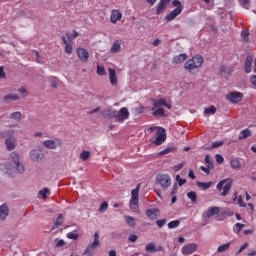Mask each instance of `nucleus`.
Returning <instances> with one entry per match:
<instances>
[{"label":"nucleus","mask_w":256,"mask_h":256,"mask_svg":"<svg viewBox=\"0 0 256 256\" xmlns=\"http://www.w3.org/2000/svg\"><path fill=\"white\" fill-rule=\"evenodd\" d=\"M1 171L15 177V175H23L25 173V165L21 163L19 154L17 152L10 153V162L0 164Z\"/></svg>","instance_id":"f257e3e1"},{"label":"nucleus","mask_w":256,"mask_h":256,"mask_svg":"<svg viewBox=\"0 0 256 256\" xmlns=\"http://www.w3.org/2000/svg\"><path fill=\"white\" fill-rule=\"evenodd\" d=\"M102 115L106 119H115L116 123H123L129 119V110L123 107L118 112L117 110L106 108L102 111Z\"/></svg>","instance_id":"f03ea898"},{"label":"nucleus","mask_w":256,"mask_h":256,"mask_svg":"<svg viewBox=\"0 0 256 256\" xmlns=\"http://www.w3.org/2000/svg\"><path fill=\"white\" fill-rule=\"evenodd\" d=\"M203 61L204 59L201 55H196L184 64V69H186V71H189V73H193L195 69H199V67L203 65Z\"/></svg>","instance_id":"7ed1b4c3"},{"label":"nucleus","mask_w":256,"mask_h":256,"mask_svg":"<svg viewBox=\"0 0 256 256\" xmlns=\"http://www.w3.org/2000/svg\"><path fill=\"white\" fill-rule=\"evenodd\" d=\"M231 187H233V180L228 178V179L221 180L217 184L216 189L218 191L223 190V192L220 195L222 197H227V195H229V192L231 191Z\"/></svg>","instance_id":"20e7f679"},{"label":"nucleus","mask_w":256,"mask_h":256,"mask_svg":"<svg viewBox=\"0 0 256 256\" xmlns=\"http://www.w3.org/2000/svg\"><path fill=\"white\" fill-rule=\"evenodd\" d=\"M155 129H158L156 132V139L153 141L154 145H163V143H165L166 139H167V134L165 133V128L163 127H151L149 129V131H151V133H153V131H155Z\"/></svg>","instance_id":"39448f33"},{"label":"nucleus","mask_w":256,"mask_h":256,"mask_svg":"<svg viewBox=\"0 0 256 256\" xmlns=\"http://www.w3.org/2000/svg\"><path fill=\"white\" fill-rule=\"evenodd\" d=\"M172 5H174L176 8L166 16L167 21H173V19H175L178 15H181L183 11V6L179 0L172 1Z\"/></svg>","instance_id":"423d86ee"},{"label":"nucleus","mask_w":256,"mask_h":256,"mask_svg":"<svg viewBox=\"0 0 256 256\" xmlns=\"http://www.w3.org/2000/svg\"><path fill=\"white\" fill-rule=\"evenodd\" d=\"M141 184H138L135 189L131 191L130 209L137 211V205H139V190Z\"/></svg>","instance_id":"0eeeda50"},{"label":"nucleus","mask_w":256,"mask_h":256,"mask_svg":"<svg viewBox=\"0 0 256 256\" xmlns=\"http://www.w3.org/2000/svg\"><path fill=\"white\" fill-rule=\"evenodd\" d=\"M99 245H100V242H99V232H95L94 233V241H93V243L88 245V247L84 251L83 255L93 256V251H95V249H97L99 247Z\"/></svg>","instance_id":"6e6552de"},{"label":"nucleus","mask_w":256,"mask_h":256,"mask_svg":"<svg viewBox=\"0 0 256 256\" xmlns=\"http://www.w3.org/2000/svg\"><path fill=\"white\" fill-rule=\"evenodd\" d=\"M156 181H158L163 189H169L171 187V176L169 174H158Z\"/></svg>","instance_id":"1a4fd4ad"},{"label":"nucleus","mask_w":256,"mask_h":256,"mask_svg":"<svg viewBox=\"0 0 256 256\" xmlns=\"http://www.w3.org/2000/svg\"><path fill=\"white\" fill-rule=\"evenodd\" d=\"M153 108L151 111H155V109H161V107H167V109H171L173 105L167 103L165 98L160 99H152Z\"/></svg>","instance_id":"9d476101"},{"label":"nucleus","mask_w":256,"mask_h":256,"mask_svg":"<svg viewBox=\"0 0 256 256\" xmlns=\"http://www.w3.org/2000/svg\"><path fill=\"white\" fill-rule=\"evenodd\" d=\"M227 101H230V103H239L243 101V93L241 92H229L226 96Z\"/></svg>","instance_id":"9b49d317"},{"label":"nucleus","mask_w":256,"mask_h":256,"mask_svg":"<svg viewBox=\"0 0 256 256\" xmlns=\"http://www.w3.org/2000/svg\"><path fill=\"white\" fill-rule=\"evenodd\" d=\"M43 145L47 149H57V147H61V145H63V141H61L59 138L53 140H45Z\"/></svg>","instance_id":"f8f14e48"},{"label":"nucleus","mask_w":256,"mask_h":256,"mask_svg":"<svg viewBox=\"0 0 256 256\" xmlns=\"http://www.w3.org/2000/svg\"><path fill=\"white\" fill-rule=\"evenodd\" d=\"M45 158V154L41 152V150H31L30 152V159H32V161H35L36 163H39L40 161H43V159Z\"/></svg>","instance_id":"ddd939ff"},{"label":"nucleus","mask_w":256,"mask_h":256,"mask_svg":"<svg viewBox=\"0 0 256 256\" xmlns=\"http://www.w3.org/2000/svg\"><path fill=\"white\" fill-rule=\"evenodd\" d=\"M145 215L148 217V219H151V221H155V219L161 215V210L158 208L147 209Z\"/></svg>","instance_id":"4468645a"},{"label":"nucleus","mask_w":256,"mask_h":256,"mask_svg":"<svg viewBox=\"0 0 256 256\" xmlns=\"http://www.w3.org/2000/svg\"><path fill=\"white\" fill-rule=\"evenodd\" d=\"M76 53L82 63H87L89 61V52L84 48H77Z\"/></svg>","instance_id":"2eb2a0df"},{"label":"nucleus","mask_w":256,"mask_h":256,"mask_svg":"<svg viewBox=\"0 0 256 256\" xmlns=\"http://www.w3.org/2000/svg\"><path fill=\"white\" fill-rule=\"evenodd\" d=\"M194 251H197V244L192 243L182 247L183 255H191Z\"/></svg>","instance_id":"dca6fc26"},{"label":"nucleus","mask_w":256,"mask_h":256,"mask_svg":"<svg viewBox=\"0 0 256 256\" xmlns=\"http://www.w3.org/2000/svg\"><path fill=\"white\" fill-rule=\"evenodd\" d=\"M9 217V206L7 204H2L0 206V221H5Z\"/></svg>","instance_id":"f3484780"},{"label":"nucleus","mask_w":256,"mask_h":256,"mask_svg":"<svg viewBox=\"0 0 256 256\" xmlns=\"http://www.w3.org/2000/svg\"><path fill=\"white\" fill-rule=\"evenodd\" d=\"M5 145H6V149L8 151H13V149H15L16 145H17V140H15L14 137H8L5 140Z\"/></svg>","instance_id":"a211bd4d"},{"label":"nucleus","mask_w":256,"mask_h":256,"mask_svg":"<svg viewBox=\"0 0 256 256\" xmlns=\"http://www.w3.org/2000/svg\"><path fill=\"white\" fill-rule=\"evenodd\" d=\"M20 97L17 94H6L3 97V102L6 103V105H9V103H13V101H19Z\"/></svg>","instance_id":"6ab92c4d"},{"label":"nucleus","mask_w":256,"mask_h":256,"mask_svg":"<svg viewBox=\"0 0 256 256\" xmlns=\"http://www.w3.org/2000/svg\"><path fill=\"white\" fill-rule=\"evenodd\" d=\"M187 54H179L178 56H174L172 59L173 65H179L187 61Z\"/></svg>","instance_id":"aec40b11"},{"label":"nucleus","mask_w":256,"mask_h":256,"mask_svg":"<svg viewBox=\"0 0 256 256\" xmlns=\"http://www.w3.org/2000/svg\"><path fill=\"white\" fill-rule=\"evenodd\" d=\"M122 17H123V14H121L119 10H113L110 17V21L111 23H117L118 21H121Z\"/></svg>","instance_id":"412c9836"},{"label":"nucleus","mask_w":256,"mask_h":256,"mask_svg":"<svg viewBox=\"0 0 256 256\" xmlns=\"http://www.w3.org/2000/svg\"><path fill=\"white\" fill-rule=\"evenodd\" d=\"M219 211V207H211L205 212L204 217L210 219V217H213V215H219Z\"/></svg>","instance_id":"4be33fe9"},{"label":"nucleus","mask_w":256,"mask_h":256,"mask_svg":"<svg viewBox=\"0 0 256 256\" xmlns=\"http://www.w3.org/2000/svg\"><path fill=\"white\" fill-rule=\"evenodd\" d=\"M108 71L111 85H117V72L113 68H109Z\"/></svg>","instance_id":"5701e85b"},{"label":"nucleus","mask_w":256,"mask_h":256,"mask_svg":"<svg viewBox=\"0 0 256 256\" xmlns=\"http://www.w3.org/2000/svg\"><path fill=\"white\" fill-rule=\"evenodd\" d=\"M61 39L65 45V53L71 55V53H73V45L67 41V38H65V36H62Z\"/></svg>","instance_id":"b1692460"},{"label":"nucleus","mask_w":256,"mask_h":256,"mask_svg":"<svg viewBox=\"0 0 256 256\" xmlns=\"http://www.w3.org/2000/svg\"><path fill=\"white\" fill-rule=\"evenodd\" d=\"M9 119H11L12 121H16V123H19L23 119V114H21V112L19 111L12 112L9 115Z\"/></svg>","instance_id":"393cba45"},{"label":"nucleus","mask_w":256,"mask_h":256,"mask_svg":"<svg viewBox=\"0 0 256 256\" xmlns=\"http://www.w3.org/2000/svg\"><path fill=\"white\" fill-rule=\"evenodd\" d=\"M196 185H197V187H199V189H202V191H207V189H209L211 187V185H213V182L197 181Z\"/></svg>","instance_id":"a878e982"},{"label":"nucleus","mask_w":256,"mask_h":256,"mask_svg":"<svg viewBox=\"0 0 256 256\" xmlns=\"http://www.w3.org/2000/svg\"><path fill=\"white\" fill-rule=\"evenodd\" d=\"M252 64H253V56H247L245 61V73H251Z\"/></svg>","instance_id":"bb28decb"},{"label":"nucleus","mask_w":256,"mask_h":256,"mask_svg":"<svg viewBox=\"0 0 256 256\" xmlns=\"http://www.w3.org/2000/svg\"><path fill=\"white\" fill-rule=\"evenodd\" d=\"M247 137H251V130H249V129L242 130L240 132L238 139L240 141H243V139H247Z\"/></svg>","instance_id":"cd10ccee"},{"label":"nucleus","mask_w":256,"mask_h":256,"mask_svg":"<svg viewBox=\"0 0 256 256\" xmlns=\"http://www.w3.org/2000/svg\"><path fill=\"white\" fill-rule=\"evenodd\" d=\"M166 7H167V4L160 0V3L158 4L157 10H156L157 15L163 13V11H165Z\"/></svg>","instance_id":"c85d7f7f"},{"label":"nucleus","mask_w":256,"mask_h":256,"mask_svg":"<svg viewBox=\"0 0 256 256\" xmlns=\"http://www.w3.org/2000/svg\"><path fill=\"white\" fill-rule=\"evenodd\" d=\"M152 115L154 117H165V110L163 108H158L153 111Z\"/></svg>","instance_id":"c756f323"},{"label":"nucleus","mask_w":256,"mask_h":256,"mask_svg":"<svg viewBox=\"0 0 256 256\" xmlns=\"http://www.w3.org/2000/svg\"><path fill=\"white\" fill-rule=\"evenodd\" d=\"M187 197L192 201V203H197V193L195 191L188 192Z\"/></svg>","instance_id":"7c9ffc66"},{"label":"nucleus","mask_w":256,"mask_h":256,"mask_svg":"<svg viewBox=\"0 0 256 256\" xmlns=\"http://www.w3.org/2000/svg\"><path fill=\"white\" fill-rule=\"evenodd\" d=\"M61 225H63V214L58 215L56 222L53 226V229H57V227H61Z\"/></svg>","instance_id":"2f4dec72"},{"label":"nucleus","mask_w":256,"mask_h":256,"mask_svg":"<svg viewBox=\"0 0 256 256\" xmlns=\"http://www.w3.org/2000/svg\"><path fill=\"white\" fill-rule=\"evenodd\" d=\"M124 219L129 227H135V218L133 216H125Z\"/></svg>","instance_id":"473e14b6"},{"label":"nucleus","mask_w":256,"mask_h":256,"mask_svg":"<svg viewBox=\"0 0 256 256\" xmlns=\"http://www.w3.org/2000/svg\"><path fill=\"white\" fill-rule=\"evenodd\" d=\"M179 225H181V221L173 220L168 223V229H177V227H179Z\"/></svg>","instance_id":"72a5a7b5"},{"label":"nucleus","mask_w":256,"mask_h":256,"mask_svg":"<svg viewBox=\"0 0 256 256\" xmlns=\"http://www.w3.org/2000/svg\"><path fill=\"white\" fill-rule=\"evenodd\" d=\"M145 250H146L148 253H157V249H155V243H153V242H151V243H149L148 245H146Z\"/></svg>","instance_id":"f704fd0d"},{"label":"nucleus","mask_w":256,"mask_h":256,"mask_svg":"<svg viewBox=\"0 0 256 256\" xmlns=\"http://www.w3.org/2000/svg\"><path fill=\"white\" fill-rule=\"evenodd\" d=\"M230 247H231V243H226V244L219 246L217 251H218V253H224V251L229 250Z\"/></svg>","instance_id":"c9c22d12"},{"label":"nucleus","mask_w":256,"mask_h":256,"mask_svg":"<svg viewBox=\"0 0 256 256\" xmlns=\"http://www.w3.org/2000/svg\"><path fill=\"white\" fill-rule=\"evenodd\" d=\"M97 75H100V76L107 75V72L105 71V66H103V64L97 65Z\"/></svg>","instance_id":"e433bc0d"},{"label":"nucleus","mask_w":256,"mask_h":256,"mask_svg":"<svg viewBox=\"0 0 256 256\" xmlns=\"http://www.w3.org/2000/svg\"><path fill=\"white\" fill-rule=\"evenodd\" d=\"M120 51H121V44H119V42H114L111 48V53H119Z\"/></svg>","instance_id":"4c0bfd02"},{"label":"nucleus","mask_w":256,"mask_h":256,"mask_svg":"<svg viewBox=\"0 0 256 256\" xmlns=\"http://www.w3.org/2000/svg\"><path fill=\"white\" fill-rule=\"evenodd\" d=\"M89 157H91V152L89 151H82L80 154V159H82V161H87L89 159Z\"/></svg>","instance_id":"58836bf2"},{"label":"nucleus","mask_w":256,"mask_h":256,"mask_svg":"<svg viewBox=\"0 0 256 256\" xmlns=\"http://www.w3.org/2000/svg\"><path fill=\"white\" fill-rule=\"evenodd\" d=\"M67 238L68 239H73L74 241H77V239H79V234L75 231L69 232L67 234Z\"/></svg>","instance_id":"ea45409f"},{"label":"nucleus","mask_w":256,"mask_h":256,"mask_svg":"<svg viewBox=\"0 0 256 256\" xmlns=\"http://www.w3.org/2000/svg\"><path fill=\"white\" fill-rule=\"evenodd\" d=\"M231 167H232V169H239V167H241V162H239L238 159H232Z\"/></svg>","instance_id":"a19ab883"},{"label":"nucleus","mask_w":256,"mask_h":256,"mask_svg":"<svg viewBox=\"0 0 256 256\" xmlns=\"http://www.w3.org/2000/svg\"><path fill=\"white\" fill-rule=\"evenodd\" d=\"M176 181H177L179 187H183V185H185V183H187V179L181 178L180 175H176Z\"/></svg>","instance_id":"79ce46f5"},{"label":"nucleus","mask_w":256,"mask_h":256,"mask_svg":"<svg viewBox=\"0 0 256 256\" xmlns=\"http://www.w3.org/2000/svg\"><path fill=\"white\" fill-rule=\"evenodd\" d=\"M175 149V147L173 146H170V147H167L166 149H164L163 151H161L159 153V155H167L169 153H173V150Z\"/></svg>","instance_id":"37998d69"},{"label":"nucleus","mask_w":256,"mask_h":256,"mask_svg":"<svg viewBox=\"0 0 256 256\" xmlns=\"http://www.w3.org/2000/svg\"><path fill=\"white\" fill-rule=\"evenodd\" d=\"M49 193H50L49 188H44L43 190L39 191V195H41L43 199H47V194Z\"/></svg>","instance_id":"c03bdc74"},{"label":"nucleus","mask_w":256,"mask_h":256,"mask_svg":"<svg viewBox=\"0 0 256 256\" xmlns=\"http://www.w3.org/2000/svg\"><path fill=\"white\" fill-rule=\"evenodd\" d=\"M107 209H109V203L107 202H103L99 207L100 213H104V211H107Z\"/></svg>","instance_id":"a18cd8bd"},{"label":"nucleus","mask_w":256,"mask_h":256,"mask_svg":"<svg viewBox=\"0 0 256 256\" xmlns=\"http://www.w3.org/2000/svg\"><path fill=\"white\" fill-rule=\"evenodd\" d=\"M204 113H211L212 115H215V113H217V108H215V106H210L209 108H206Z\"/></svg>","instance_id":"49530a36"},{"label":"nucleus","mask_w":256,"mask_h":256,"mask_svg":"<svg viewBox=\"0 0 256 256\" xmlns=\"http://www.w3.org/2000/svg\"><path fill=\"white\" fill-rule=\"evenodd\" d=\"M223 147V141H216L211 144V149H217Z\"/></svg>","instance_id":"de8ad7c7"},{"label":"nucleus","mask_w":256,"mask_h":256,"mask_svg":"<svg viewBox=\"0 0 256 256\" xmlns=\"http://www.w3.org/2000/svg\"><path fill=\"white\" fill-rule=\"evenodd\" d=\"M241 37H242V39H243L246 43L249 42V32L243 31V32L241 33Z\"/></svg>","instance_id":"09e8293b"},{"label":"nucleus","mask_w":256,"mask_h":256,"mask_svg":"<svg viewBox=\"0 0 256 256\" xmlns=\"http://www.w3.org/2000/svg\"><path fill=\"white\" fill-rule=\"evenodd\" d=\"M165 223H167V219H165V218L156 221V225L160 228L163 227L165 225Z\"/></svg>","instance_id":"8fccbe9b"},{"label":"nucleus","mask_w":256,"mask_h":256,"mask_svg":"<svg viewBox=\"0 0 256 256\" xmlns=\"http://www.w3.org/2000/svg\"><path fill=\"white\" fill-rule=\"evenodd\" d=\"M215 158H216V163H219V165H221V163L225 161V159L223 158V156H221V154H216Z\"/></svg>","instance_id":"3c124183"},{"label":"nucleus","mask_w":256,"mask_h":256,"mask_svg":"<svg viewBox=\"0 0 256 256\" xmlns=\"http://www.w3.org/2000/svg\"><path fill=\"white\" fill-rule=\"evenodd\" d=\"M185 167V162H181L180 164L174 166V171H181Z\"/></svg>","instance_id":"603ef678"},{"label":"nucleus","mask_w":256,"mask_h":256,"mask_svg":"<svg viewBox=\"0 0 256 256\" xmlns=\"http://www.w3.org/2000/svg\"><path fill=\"white\" fill-rule=\"evenodd\" d=\"M66 37L67 40L69 41V43H72V41H74L75 36L73 34H71L70 32H66Z\"/></svg>","instance_id":"864d4df0"},{"label":"nucleus","mask_w":256,"mask_h":256,"mask_svg":"<svg viewBox=\"0 0 256 256\" xmlns=\"http://www.w3.org/2000/svg\"><path fill=\"white\" fill-rule=\"evenodd\" d=\"M18 93H20L21 95H27L29 92L27 91V88L22 86L18 89Z\"/></svg>","instance_id":"5fc2aeb1"},{"label":"nucleus","mask_w":256,"mask_h":256,"mask_svg":"<svg viewBox=\"0 0 256 256\" xmlns=\"http://www.w3.org/2000/svg\"><path fill=\"white\" fill-rule=\"evenodd\" d=\"M235 227H236L237 233H240V232H241V229H243V227H245V224L236 223V224H235Z\"/></svg>","instance_id":"6e6d98bb"},{"label":"nucleus","mask_w":256,"mask_h":256,"mask_svg":"<svg viewBox=\"0 0 256 256\" xmlns=\"http://www.w3.org/2000/svg\"><path fill=\"white\" fill-rule=\"evenodd\" d=\"M137 239H138L137 235H133V234L128 237V241H130L131 243H135Z\"/></svg>","instance_id":"4d7b16f0"},{"label":"nucleus","mask_w":256,"mask_h":256,"mask_svg":"<svg viewBox=\"0 0 256 256\" xmlns=\"http://www.w3.org/2000/svg\"><path fill=\"white\" fill-rule=\"evenodd\" d=\"M6 137H13V135H15V131L14 130H8V131H4Z\"/></svg>","instance_id":"13d9d810"},{"label":"nucleus","mask_w":256,"mask_h":256,"mask_svg":"<svg viewBox=\"0 0 256 256\" xmlns=\"http://www.w3.org/2000/svg\"><path fill=\"white\" fill-rule=\"evenodd\" d=\"M64 245H66L65 240L61 239L58 240L56 243V247H64Z\"/></svg>","instance_id":"bf43d9fd"},{"label":"nucleus","mask_w":256,"mask_h":256,"mask_svg":"<svg viewBox=\"0 0 256 256\" xmlns=\"http://www.w3.org/2000/svg\"><path fill=\"white\" fill-rule=\"evenodd\" d=\"M238 205L239 207H246L245 203L243 202V197H238Z\"/></svg>","instance_id":"052dcab7"},{"label":"nucleus","mask_w":256,"mask_h":256,"mask_svg":"<svg viewBox=\"0 0 256 256\" xmlns=\"http://www.w3.org/2000/svg\"><path fill=\"white\" fill-rule=\"evenodd\" d=\"M247 247H249V244L245 243L240 247V249L238 250V253H242L243 251H245V249H247Z\"/></svg>","instance_id":"680f3d73"},{"label":"nucleus","mask_w":256,"mask_h":256,"mask_svg":"<svg viewBox=\"0 0 256 256\" xmlns=\"http://www.w3.org/2000/svg\"><path fill=\"white\" fill-rule=\"evenodd\" d=\"M200 169H201V171H204V173H206V175H209V173H211L210 169L205 166H201Z\"/></svg>","instance_id":"e2e57ef3"},{"label":"nucleus","mask_w":256,"mask_h":256,"mask_svg":"<svg viewBox=\"0 0 256 256\" xmlns=\"http://www.w3.org/2000/svg\"><path fill=\"white\" fill-rule=\"evenodd\" d=\"M5 77H7V75L5 74L3 67H0V79H5Z\"/></svg>","instance_id":"0e129e2a"},{"label":"nucleus","mask_w":256,"mask_h":256,"mask_svg":"<svg viewBox=\"0 0 256 256\" xmlns=\"http://www.w3.org/2000/svg\"><path fill=\"white\" fill-rule=\"evenodd\" d=\"M99 111H101V107L98 106L96 109H93L90 112H88V114L93 115L94 113H99Z\"/></svg>","instance_id":"69168bd1"},{"label":"nucleus","mask_w":256,"mask_h":256,"mask_svg":"<svg viewBox=\"0 0 256 256\" xmlns=\"http://www.w3.org/2000/svg\"><path fill=\"white\" fill-rule=\"evenodd\" d=\"M251 83H252V85H254V87H256V75H253L251 77Z\"/></svg>","instance_id":"338daca9"},{"label":"nucleus","mask_w":256,"mask_h":256,"mask_svg":"<svg viewBox=\"0 0 256 256\" xmlns=\"http://www.w3.org/2000/svg\"><path fill=\"white\" fill-rule=\"evenodd\" d=\"M109 256H117V252L115 250H110Z\"/></svg>","instance_id":"774afa93"}]
</instances>
